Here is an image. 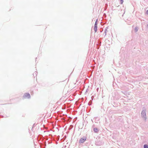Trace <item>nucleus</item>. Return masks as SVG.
<instances>
[{"mask_svg": "<svg viewBox=\"0 0 148 148\" xmlns=\"http://www.w3.org/2000/svg\"><path fill=\"white\" fill-rule=\"evenodd\" d=\"M30 94L29 93H25L24 96H23V97L25 99V98H29L30 97Z\"/></svg>", "mask_w": 148, "mask_h": 148, "instance_id": "nucleus-1", "label": "nucleus"}, {"mask_svg": "<svg viewBox=\"0 0 148 148\" xmlns=\"http://www.w3.org/2000/svg\"><path fill=\"white\" fill-rule=\"evenodd\" d=\"M86 139V137H85L84 138H81V139H80V140H79V143H83L85 141Z\"/></svg>", "mask_w": 148, "mask_h": 148, "instance_id": "nucleus-2", "label": "nucleus"}, {"mask_svg": "<svg viewBox=\"0 0 148 148\" xmlns=\"http://www.w3.org/2000/svg\"><path fill=\"white\" fill-rule=\"evenodd\" d=\"M97 26H96V25L94 26V30H95V32H97Z\"/></svg>", "mask_w": 148, "mask_h": 148, "instance_id": "nucleus-3", "label": "nucleus"}, {"mask_svg": "<svg viewBox=\"0 0 148 148\" xmlns=\"http://www.w3.org/2000/svg\"><path fill=\"white\" fill-rule=\"evenodd\" d=\"M141 114L142 115H143V116H146V113L145 112L143 111L142 112Z\"/></svg>", "mask_w": 148, "mask_h": 148, "instance_id": "nucleus-4", "label": "nucleus"}, {"mask_svg": "<svg viewBox=\"0 0 148 148\" xmlns=\"http://www.w3.org/2000/svg\"><path fill=\"white\" fill-rule=\"evenodd\" d=\"M94 131L95 132H97L98 131V129L96 128H94Z\"/></svg>", "mask_w": 148, "mask_h": 148, "instance_id": "nucleus-5", "label": "nucleus"}, {"mask_svg": "<svg viewBox=\"0 0 148 148\" xmlns=\"http://www.w3.org/2000/svg\"><path fill=\"white\" fill-rule=\"evenodd\" d=\"M144 148H148V145H144Z\"/></svg>", "mask_w": 148, "mask_h": 148, "instance_id": "nucleus-6", "label": "nucleus"}, {"mask_svg": "<svg viewBox=\"0 0 148 148\" xmlns=\"http://www.w3.org/2000/svg\"><path fill=\"white\" fill-rule=\"evenodd\" d=\"M120 2H121V3L122 4L123 2V0H121Z\"/></svg>", "mask_w": 148, "mask_h": 148, "instance_id": "nucleus-7", "label": "nucleus"}, {"mask_svg": "<svg viewBox=\"0 0 148 148\" xmlns=\"http://www.w3.org/2000/svg\"><path fill=\"white\" fill-rule=\"evenodd\" d=\"M97 22L96 21L95 23V26L96 25V26H97Z\"/></svg>", "mask_w": 148, "mask_h": 148, "instance_id": "nucleus-8", "label": "nucleus"}, {"mask_svg": "<svg viewBox=\"0 0 148 148\" xmlns=\"http://www.w3.org/2000/svg\"><path fill=\"white\" fill-rule=\"evenodd\" d=\"M146 13L147 14H148V10L147 11Z\"/></svg>", "mask_w": 148, "mask_h": 148, "instance_id": "nucleus-9", "label": "nucleus"}, {"mask_svg": "<svg viewBox=\"0 0 148 148\" xmlns=\"http://www.w3.org/2000/svg\"><path fill=\"white\" fill-rule=\"evenodd\" d=\"M147 26H148V25Z\"/></svg>", "mask_w": 148, "mask_h": 148, "instance_id": "nucleus-10", "label": "nucleus"}]
</instances>
